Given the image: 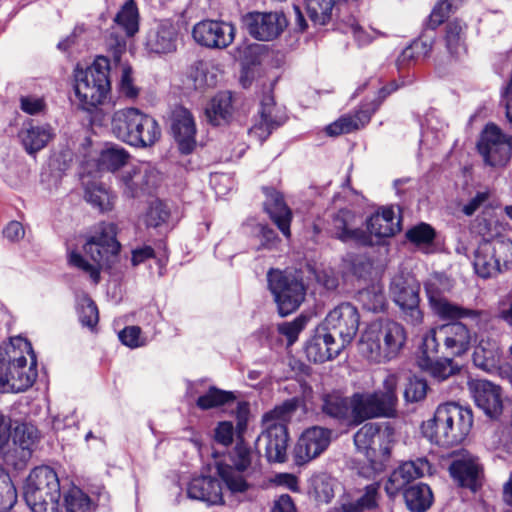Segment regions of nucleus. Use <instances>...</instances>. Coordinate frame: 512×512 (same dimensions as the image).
<instances>
[{
	"label": "nucleus",
	"mask_w": 512,
	"mask_h": 512,
	"mask_svg": "<svg viewBox=\"0 0 512 512\" xmlns=\"http://www.w3.org/2000/svg\"><path fill=\"white\" fill-rule=\"evenodd\" d=\"M36 356L23 337H12L0 346V392L21 393L37 378Z\"/></svg>",
	"instance_id": "1"
},
{
	"label": "nucleus",
	"mask_w": 512,
	"mask_h": 512,
	"mask_svg": "<svg viewBox=\"0 0 512 512\" xmlns=\"http://www.w3.org/2000/svg\"><path fill=\"white\" fill-rule=\"evenodd\" d=\"M395 442V430L389 423H367L354 435L356 449L366 461L361 463L357 472L363 478L374 479L385 471Z\"/></svg>",
	"instance_id": "2"
},
{
	"label": "nucleus",
	"mask_w": 512,
	"mask_h": 512,
	"mask_svg": "<svg viewBox=\"0 0 512 512\" xmlns=\"http://www.w3.org/2000/svg\"><path fill=\"white\" fill-rule=\"evenodd\" d=\"M406 341L407 332L401 323L382 319L364 329L358 341V351L371 363L385 364L398 358Z\"/></svg>",
	"instance_id": "3"
},
{
	"label": "nucleus",
	"mask_w": 512,
	"mask_h": 512,
	"mask_svg": "<svg viewBox=\"0 0 512 512\" xmlns=\"http://www.w3.org/2000/svg\"><path fill=\"white\" fill-rule=\"evenodd\" d=\"M120 244L116 240V225L113 223L99 224L83 245V251L92 262L87 261L80 253H69L68 262L71 266L89 275L94 284L100 281V271L109 267L117 256Z\"/></svg>",
	"instance_id": "4"
},
{
	"label": "nucleus",
	"mask_w": 512,
	"mask_h": 512,
	"mask_svg": "<svg viewBox=\"0 0 512 512\" xmlns=\"http://www.w3.org/2000/svg\"><path fill=\"white\" fill-rule=\"evenodd\" d=\"M473 425L469 408L455 402L440 404L431 419L423 422L422 433L431 442L441 446H453L465 440Z\"/></svg>",
	"instance_id": "5"
},
{
	"label": "nucleus",
	"mask_w": 512,
	"mask_h": 512,
	"mask_svg": "<svg viewBox=\"0 0 512 512\" xmlns=\"http://www.w3.org/2000/svg\"><path fill=\"white\" fill-rule=\"evenodd\" d=\"M365 232L356 228V215L350 210H340L333 218V233L342 242H353L361 245L374 244L373 237L378 239L391 237L400 230L399 220L392 208H383L367 220Z\"/></svg>",
	"instance_id": "6"
},
{
	"label": "nucleus",
	"mask_w": 512,
	"mask_h": 512,
	"mask_svg": "<svg viewBox=\"0 0 512 512\" xmlns=\"http://www.w3.org/2000/svg\"><path fill=\"white\" fill-rule=\"evenodd\" d=\"M296 409L294 401H286L262 416V431L255 441V449L270 463H283L287 459V422Z\"/></svg>",
	"instance_id": "7"
},
{
	"label": "nucleus",
	"mask_w": 512,
	"mask_h": 512,
	"mask_svg": "<svg viewBox=\"0 0 512 512\" xmlns=\"http://www.w3.org/2000/svg\"><path fill=\"white\" fill-rule=\"evenodd\" d=\"M111 130L116 138L134 147L152 146L161 136L157 121L133 107L119 109L113 113Z\"/></svg>",
	"instance_id": "8"
},
{
	"label": "nucleus",
	"mask_w": 512,
	"mask_h": 512,
	"mask_svg": "<svg viewBox=\"0 0 512 512\" xmlns=\"http://www.w3.org/2000/svg\"><path fill=\"white\" fill-rule=\"evenodd\" d=\"M425 295L431 311L442 320L468 318L477 325L487 320V314L480 310L465 308L447 299L454 288V280L442 273H432L423 282Z\"/></svg>",
	"instance_id": "9"
},
{
	"label": "nucleus",
	"mask_w": 512,
	"mask_h": 512,
	"mask_svg": "<svg viewBox=\"0 0 512 512\" xmlns=\"http://www.w3.org/2000/svg\"><path fill=\"white\" fill-rule=\"evenodd\" d=\"M60 498V482L52 468L40 466L29 473L24 499L32 512H61Z\"/></svg>",
	"instance_id": "10"
},
{
	"label": "nucleus",
	"mask_w": 512,
	"mask_h": 512,
	"mask_svg": "<svg viewBox=\"0 0 512 512\" xmlns=\"http://www.w3.org/2000/svg\"><path fill=\"white\" fill-rule=\"evenodd\" d=\"M108 58L97 57L86 69L75 70V94L85 110L101 104L110 91Z\"/></svg>",
	"instance_id": "11"
},
{
	"label": "nucleus",
	"mask_w": 512,
	"mask_h": 512,
	"mask_svg": "<svg viewBox=\"0 0 512 512\" xmlns=\"http://www.w3.org/2000/svg\"><path fill=\"white\" fill-rule=\"evenodd\" d=\"M267 282L281 316L294 312L305 298L306 289L303 282L292 273L270 269L267 273Z\"/></svg>",
	"instance_id": "12"
},
{
	"label": "nucleus",
	"mask_w": 512,
	"mask_h": 512,
	"mask_svg": "<svg viewBox=\"0 0 512 512\" xmlns=\"http://www.w3.org/2000/svg\"><path fill=\"white\" fill-rule=\"evenodd\" d=\"M258 454L257 450H252L243 439H237L235 447L229 454L232 465L216 463L217 473L231 493H240L247 490L248 483L241 472L248 470L258 461Z\"/></svg>",
	"instance_id": "13"
},
{
	"label": "nucleus",
	"mask_w": 512,
	"mask_h": 512,
	"mask_svg": "<svg viewBox=\"0 0 512 512\" xmlns=\"http://www.w3.org/2000/svg\"><path fill=\"white\" fill-rule=\"evenodd\" d=\"M420 284L409 273L396 274L390 283V295L395 304L400 308L404 319L411 325H419L423 322V312L419 307Z\"/></svg>",
	"instance_id": "14"
},
{
	"label": "nucleus",
	"mask_w": 512,
	"mask_h": 512,
	"mask_svg": "<svg viewBox=\"0 0 512 512\" xmlns=\"http://www.w3.org/2000/svg\"><path fill=\"white\" fill-rule=\"evenodd\" d=\"M160 182V174L149 162H139L123 170L119 176V186L128 198L150 195Z\"/></svg>",
	"instance_id": "15"
},
{
	"label": "nucleus",
	"mask_w": 512,
	"mask_h": 512,
	"mask_svg": "<svg viewBox=\"0 0 512 512\" xmlns=\"http://www.w3.org/2000/svg\"><path fill=\"white\" fill-rule=\"evenodd\" d=\"M477 148L486 165L503 167L512 155V137L495 124H488L482 131Z\"/></svg>",
	"instance_id": "16"
},
{
	"label": "nucleus",
	"mask_w": 512,
	"mask_h": 512,
	"mask_svg": "<svg viewBox=\"0 0 512 512\" xmlns=\"http://www.w3.org/2000/svg\"><path fill=\"white\" fill-rule=\"evenodd\" d=\"M360 317L358 310L350 303H342L331 310L320 325L343 344L349 345L359 328Z\"/></svg>",
	"instance_id": "17"
},
{
	"label": "nucleus",
	"mask_w": 512,
	"mask_h": 512,
	"mask_svg": "<svg viewBox=\"0 0 512 512\" xmlns=\"http://www.w3.org/2000/svg\"><path fill=\"white\" fill-rule=\"evenodd\" d=\"M248 33L260 41L277 38L287 27V19L282 12H252L243 18Z\"/></svg>",
	"instance_id": "18"
},
{
	"label": "nucleus",
	"mask_w": 512,
	"mask_h": 512,
	"mask_svg": "<svg viewBox=\"0 0 512 512\" xmlns=\"http://www.w3.org/2000/svg\"><path fill=\"white\" fill-rule=\"evenodd\" d=\"M331 431L329 429L313 426L306 429L299 437L293 456L297 465H303L318 457L329 446Z\"/></svg>",
	"instance_id": "19"
},
{
	"label": "nucleus",
	"mask_w": 512,
	"mask_h": 512,
	"mask_svg": "<svg viewBox=\"0 0 512 512\" xmlns=\"http://www.w3.org/2000/svg\"><path fill=\"white\" fill-rule=\"evenodd\" d=\"M194 40L208 48H226L234 40L235 28L224 21L204 20L197 23L192 31Z\"/></svg>",
	"instance_id": "20"
},
{
	"label": "nucleus",
	"mask_w": 512,
	"mask_h": 512,
	"mask_svg": "<svg viewBox=\"0 0 512 512\" xmlns=\"http://www.w3.org/2000/svg\"><path fill=\"white\" fill-rule=\"evenodd\" d=\"M398 86L395 82H391L388 86L383 87L379 91L380 101L373 103L367 108H362L354 115H344L335 122L326 127V132L330 136H338L344 133H350L364 127L371 119L372 114L377 110L380 103L393 91H396Z\"/></svg>",
	"instance_id": "21"
},
{
	"label": "nucleus",
	"mask_w": 512,
	"mask_h": 512,
	"mask_svg": "<svg viewBox=\"0 0 512 512\" xmlns=\"http://www.w3.org/2000/svg\"><path fill=\"white\" fill-rule=\"evenodd\" d=\"M431 465L426 458L406 461L396 468L389 476L386 484V493L393 497L405 489L410 482L431 474Z\"/></svg>",
	"instance_id": "22"
},
{
	"label": "nucleus",
	"mask_w": 512,
	"mask_h": 512,
	"mask_svg": "<svg viewBox=\"0 0 512 512\" xmlns=\"http://www.w3.org/2000/svg\"><path fill=\"white\" fill-rule=\"evenodd\" d=\"M350 409L353 419L358 423L367 419L395 415L375 391L355 393L350 400Z\"/></svg>",
	"instance_id": "23"
},
{
	"label": "nucleus",
	"mask_w": 512,
	"mask_h": 512,
	"mask_svg": "<svg viewBox=\"0 0 512 512\" xmlns=\"http://www.w3.org/2000/svg\"><path fill=\"white\" fill-rule=\"evenodd\" d=\"M438 337L453 356L465 354L476 341V335L458 321L438 326Z\"/></svg>",
	"instance_id": "24"
},
{
	"label": "nucleus",
	"mask_w": 512,
	"mask_h": 512,
	"mask_svg": "<svg viewBox=\"0 0 512 512\" xmlns=\"http://www.w3.org/2000/svg\"><path fill=\"white\" fill-rule=\"evenodd\" d=\"M107 47L112 54L115 68L120 72L119 92L122 96L134 99L139 90L134 84L131 67L121 62V55L126 51V40L123 36L111 33L107 39Z\"/></svg>",
	"instance_id": "25"
},
{
	"label": "nucleus",
	"mask_w": 512,
	"mask_h": 512,
	"mask_svg": "<svg viewBox=\"0 0 512 512\" xmlns=\"http://www.w3.org/2000/svg\"><path fill=\"white\" fill-rule=\"evenodd\" d=\"M259 119L249 129V136L262 143L271 134L272 130L282 125L286 117L275 107L272 95H264L259 109Z\"/></svg>",
	"instance_id": "26"
},
{
	"label": "nucleus",
	"mask_w": 512,
	"mask_h": 512,
	"mask_svg": "<svg viewBox=\"0 0 512 512\" xmlns=\"http://www.w3.org/2000/svg\"><path fill=\"white\" fill-rule=\"evenodd\" d=\"M474 402L490 418H497L503 409L499 386L487 380H474L470 384Z\"/></svg>",
	"instance_id": "27"
},
{
	"label": "nucleus",
	"mask_w": 512,
	"mask_h": 512,
	"mask_svg": "<svg viewBox=\"0 0 512 512\" xmlns=\"http://www.w3.org/2000/svg\"><path fill=\"white\" fill-rule=\"evenodd\" d=\"M343 349L345 346L335 338L334 333L319 325L306 345V355L309 360L322 363L337 357Z\"/></svg>",
	"instance_id": "28"
},
{
	"label": "nucleus",
	"mask_w": 512,
	"mask_h": 512,
	"mask_svg": "<svg viewBox=\"0 0 512 512\" xmlns=\"http://www.w3.org/2000/svg\"><path fill=\"white\" fill-rule=\"evenodd\" d=\"M178 29L170 20L154 23L146 35V48L156 54L174 52L177 47Z\"/></svg>",
	"instance_id": "29"
},
{
	"label": "nucleus",
	"mask_w": 512,
	"mask_h": 512,
	"mask_svg": "<svg viewBox=\"0 0 512 512\" xmlns=\"http://www.w3.org/2000/svg\"><path fill=\"white\" fill-rule=\"evenodd\" d=\"M449 471L460 486L471 490H476L482 473L478 458L468 452L457 455L452 461Z\"/></svg>",
	"instance_id": "30"
},
{
	"label": "nucleus",
	"mask_w": 512,
	"mask_h": 512,
	"mask_svg": "<svg viewBox=\"0 0 512 512\" xmlns=\"http://www.w3.org/2000/svg\"><path fill=\"white\" fill-rule=\"evenodd\" d=\"M171 129L180 150L188 154L195 145L196 126L194 118L189 110L184 107H177L172 113Z\"/></svg>",
	"instance_id": "31"
},
{
	"label": "nucleus",
	"mask_w": 512,
	"mask_h": 512,
	"mask_svg": "<svg viewBox=\"0 0 512 512\" xmlns=\"http://www.w3.org/2000/svg\"><path fill=\"white\" fill-rule=\"evenodd\" d=\"M187 496L207 505L223 503V491L220 481L211 476H197L187 485Z\"/></svg>",
	"instance_id": "32"
},
{
	"label": "nucleus",
	"mask_w": 512,
	"mask_h": 512,
	"mask_svg": "<svg viewBox=\"0 0 512 512\" xmlns=\"http://www.w3.org/2000/svg\"><path fill=\"white\" fill-rule=\"evenodd\" d=\"M266 200L264 207L270 218L277 225L278 229L282 232L285 237H290V223L292 219L291 210L285 204L283 196L273 190L265 189Z\"/></svg>",
	"instance_id": "33"
},
{
	"label": "nucleus",
	"mask_w": 512,
	"mask_h": 512,
	"mask_svg": "<svg viewBox=\"0 0 512 512\" xmlns=\"http://www.w3.org/2000/svg\"><path fill=\"white\" fill-rule=\"evenodd\" d=\"M53 137L49 125L24 126L19 132V138L28 154H34L43 149Z\"/></svg>",
	"instance_id": "34"
},
{
	"label": "nucleus",
	"mask_w": 512,
	"mask_h": 512,
	"mask_svg": "<svg viewBox=\"0 0 512 512\" xmlns=\"http://www.w3.org/2000/svg\"><path fill=\"white\" fill-rule=\"evenodd\" d=\"M208 121L213 125L227 122L233 113L232 94L228 91L216 94L205 109Z\"/></svg>",
	"instance_id": "35"
},
{
	"label": "nucleus",
	"mask_w": 512,
	"mask_h": 512,
	"mask_svg": "<svg viewBox=\"0 0 512 512\" xmlns=\"http://www.w3.org/2000/svg\"><path fill=\"white\" fill-rule=\"evenodd\" d=\"M500 357V348L496 341L481 339L475 348L473 361L479 368L490 372L498 368Z\"/></svg>",
	"instance_id": "36"
},
{
	"label": "nucleus",
	"mask_w": 512,
	"mask_h": 512,
	"mask_svg": "<svg viewBox=\"0 0 512 512\" xmlns=\"http://www.w3.org/2000/svg\"><path fill=\"white\" fill-rule=\"evenodd\" d=\"M188 394L190 397L200 394L196 400V406L201 410L218 408L235 400L232 392L221 390L215 386H210L206 391H193L190 387Z\"/></svg>",
	"instance_id": "37"
},
{
	"label": "nucleus",
	"mask_w": 512,
	"mask_h": 512,
	"mask_svg": "<svg viewBox=\"0 0 512 512\" xmlns=\"http://www.w3.org/2000/svg\"><path fill=\"white\" fill-rule=\"evenodd\" d=\"M488 245V256L495 257L498 272L503 273L512 268V240L505 236H498L485 240Z\"/></svg>",
	"instance_id": "38"
},
{
	"label": "nucleus",
	"mask_w": 512,
	"mask_h": 512,
	"mask_svg": "<svg viewBox=\"0 0 512 512\" xmlns=\"http://www.w3.org/2000/svg\"><path fill=\"white\" fill-rule=\"evenodd\" d=\"M404 499L410 511L425 512L433 502V494L428 485L418 483L405 489Z\"/></svg>",
	"instance_id": "39"
},
{
	"label": "nucleus",
	"mask_w": 512,
	"mask_h": 512,
	"mask_svg": "<svg viewBox=\"0 0 512 512\" xmlns=\"http://www.w3.org/2000/svg\"><path fill=\"white\" fill-rule=\"evenodd\" d=\"M488 248L486 241H482L475 250L473 258L474 271L483 279L492 278L499 274L495 257L486 255L488 254Z\"/></svg>",
	"instance_id": "40"
},
{
	"label": "nucleus",
	"mask_w": 512,
	"mask_h": 512,
	"mask_svg": "<svg viewBox=\"0 0 512 512\" xmlns=\"http://www.w3.org/2000/svg\"><path fill=\"white\" fill-rule=\"evenodd\" d=\"M418 365L437 381H444L458 371L457 365L451 359L434 360L431 357L420 358Z\"/></svg>",
	"instance_id": "41"
},
{
	"label": "nucleus",
	"mask_w": 512,
	"mask_h": 512,
	"mask_svg": "<svg viewBox=\"0 0 512 512\" xmlns=\"http://www.w3.org/2000/svg\"><path fill=\"white\" fill-rule=\"evenodd\" d=\"M84 184V197L88 203L98 208L102 212L108 211L112 208V196L103 184L97 181L84 182Z\"/></svg>",
	"instance_id": "42"
},
{
	"label": "nucleus",
	"mask_w": 512,
	"mask_h": 512,
	"mask_svg": "<svg viewBox=\"0 0 512 512\" xmlns=\"http://www.w3.org/2000/svg\"><path fill=\"white\" fill-rule=\"evenodd\" d=\"M466 25L455 20L450 22L446 27V46L451 55L459 57L466 52L464 41Z\"/></svg>",
	"instance_id": "43"
},
{
	"label": "nucleus",
	"mask_w": 512,
	"mask_h": 512,
	"mask_svg": "<svg viewBox=\"0 0 512 512\" xmlns=\"http://www.w3.org/2000/svg\"><path fill=\"white\" fill-rule=\"evenodd\" d=\"M128 158L129 154L124 148L118 145H111L101 151L98 165L101 169L115 171L124 166Z\"/></svg>",
	"instance_id": "44"
},
{
	"label": "nucleus",
	"mask_w": 512,
	"mask_h": 512,
	"mask_svg": "<svg viewBox=\"0 0 512 512\" xmlns=\"http://www.w3.org/2000/svg\"><path fill=\"white\" fill-rule=\"evenodd\" d=\"M64 501L68 512H90L98 505L76 486L64 494Z\"/></svg>",
	"instance_id": "45"
},
{
	"label": "nucleus",
	"mask_w": 512,
	"mask_h": 512,
	"mask_svg": "<svg viewBox=\"0 0 512 512\" xmlns=\"http://www.w3.org/2000/svg\"><path fill=\"white\" fill-rule=\"evenodd\" d=\"M115 23L125 31L126 36H133L138 32V10L132 0L122 6L115 17Z\"/></svg>",
	"instance_id": "46"
},
{
	"label": "nucleus",
	"mask_w": 512,
	"mask_h": 512,
	"mask_svg": "<svg viewBox=\"0 0 512 512\" xmlns=\"http://www.w3.org/2000/svg\"><path fill=\"white\" fill-rule=\"evenodd\" d=\"M359 300L366 310L372 312L383 311L386 306V297L383 287L379 284L372 285L360 291Z\"/></svg>",
	"instance_id": "47"
},
{
	"label": "nucleus",
	"mask_w": 512,
	"mask_h": 512,
	"mask_svg": "<svg viewBox=\"0 0 512 512\" xmlns=\"http://www.w3.org/2000/svg\"><path fill=\"white\" fill-rule=\"evenodd\" d=\"M379 483L374 482L365 487V493L356 501L342 505L343 512H362L377 506Z\"/></svg>",
	"instance_id": "48"
},
{
	"label": "nucleus",
	"mask_w": 512,
	"mask_h": 512,
	"mask_svg": "<svg viewBox=\"0 0 512 512\" xmlns=\"http://www.w3.org/2000/svg\"><path fill=\"white\" fill-rule=\"evenodd\" d=\"M350 408L348 400L339 393L327 394L323 397L322 411L333 418L344 419Z\"/></svg>",
	"instance_id": "49"
},
{
	"label": "nucleus",
	"mask_w": 512,
	"mask_h": 512,
	"mask_svg": "<svg viewBox=\"0 0 512 512\" xmlns=\"http://www.w3.org/2000/svg\"><path fill=\"white\" fill-rule=\"evenodd\" d=\"M77 310L81 324L88 328H94L99 320L98 309L93 300L86 294L77 299Z\"/></svg>",
	"instance_id": "50"
},
{
	"label": "nucleus",
	"mask_w": 512,
	"mask_h": 512,
	"mask_svg": "<svg viewBox=\"0 0 512 512\" xmlns=\"http://www.w3.org/2000/svg\"><path fill=\"white\" fill-rule=\"evenodd\" d=\"M399 382V376L397 373L388 372L382 381V388L376 391L384 403L389 409L395 414L396 405L398 402L397 386Z\"/></svg>",
	"instance_id": "51"
},
{
	"label": "nucleus",
	"mask_w": 512,
	"mask_h": 512,
	"mask_svg": "<svg viewBox=\"0 0 512 512\" xmlns=\"http://www.w3.org/2000/svg\"><path fill=\"white\" fill-rule=\"evenodd\" d=\"M17 502V491L8 473L0 479V512H8Z\"/></svg>",
	"instance_id": "52"
},
{
	"label": "nucleus",
	"mask_w": 512,
	"mask_h": 512,
	"mask_svg": "<svg viewBox=\"0 0 512 512\" xmlns=\"http://www.w3.org/2000/svg\"><path fill=\"white\" fill-rule=\"evenodd\" d=\"M36 439V431L32 426H17L14 435V444L18 445L22 452V458L31 455V446Z\"/></svg>",
	"instance_id": "53"
},
{
	"label": "nucleus",
	"mask_w": 512,
	"mask_h": 512,
	"mask_svg": "<svg viewBox=\"0 0 512 512\" xmlns=\"http://www.w3.org/2000/svg\"><path fill=\"white\" fill-rule=\"evenodd\" d=\"M120 341L129 348H139L147 345L150 339L138 326H127L119 332Z\"/></svg>",
	"instance_id": "54"
},
{
	"label": "nucleus",
	"mask_w": 512,
	"mask_h": 512,
	"mask_svg": "<svg viewBox=\"0 0 512 512\" xmlns=\"http://www.w3.org/2000/svg\"><path fill=\"white\" fill-rule=\"evenodd\" d=\"M343 31L351 34L359 46H364L372 42L376 36L374 30H365L354 18H349L344 24Z\"/></svg>",
	"instance_id": "55"
},
{
	"label": "nucleus",
	"mask_w": 512,
	"mask_h": 512,
	"mask_svg": "<svg viewBox=\"0 0 512 512\" xmlns=\"http://www.w3.org/2000/svg\"><path fill=\"white\" fill-rule=\"evenodd\" d=\"M406 237L416 246L426 245L432 243L434 240L435 231L430 225L420 223L409 229L406 233Z\"/></svg>",
	"instance_id": "56"
},
{
	"label": "nucleus",
	"mask_w": 512,
	"mask_h": 512,
	"mask_svg": "<svg viewBox=\"0 0 512 512\" xmlns=\"http://www.w3.org/2000/svg\"><path fill=\"white\" fill-rule=\"evenodd\" d=\"M169 217L167 206L161 201H154L149 206L145 215V223L149 227H158L164 223Z\"/></svg>",
	"instance_id": "57"
},
{
	"label": "nucleus",
	"mask_w": 512,
	"mask_h": 512,
	"mask_svg": "<svg viewBox=\"0 0 512 512\" xmlns=\"http://www.w3.org/2000/svg\"><path fill=\"white\" fill-rule=\"evenodd\" d=\"M459 0H443L439 2L430 14L429 24L436 28L444 22L453 8H457Z\"/></svg>",
	"instance_id": "58"
},
{
	"label": "nucleus",
	"mask_w": 512,
	"mask_h": 512,
	"mask_svg": "<svg viewBox=\"0 0 512 512\" xmlns=\"http://www.w3.org/2000/svg\"><path fill=\"white\" fill-rule=\"evenodd\" d=\"M427 393V383L425 380L412 377L404 391V397L408 402H418L425 398Z\"/></svg>",
	"instance_id": "59"
},
{
	"label": "nucleus",
	"mask_w": 512,
	"mask_h": 512,
	"mask_svg": "<svg viewBox=\"0 0 512 512\" xmlns=\"http://www.w3.org/2000/svg\"><path fill=\"white\" fill-rule=\"evenodd\" d=\"M439 340L438 337V327L430 329L423 337V341L420 347V355L418 357V360L420 358H428L431 357V359H434L438 352V346H439Z\"/></svg>",
	"instance_id": "60"
},
{
	"label": "nucleus",
	"mask_w": 512,
	"mask_h": 512,
	"mask_svg": "<svg viewBox=\"0 0 512 512\" xmlns=\"http://www.w3.org/2000/svg\"><path fill=\"white\" fill-rule=\"evenodd\" d=\"M307 319L305 317H298L292 322L284 323L279 326V332L286 336L289 344H293L299 333L304 329Z\"/></svg>",
	"instance_id": "61"
},
{
	"label": "nucleus",
	"mask_w": 512,
	"mask_h": 512,
	"mask_svg": "<svg viewBox=\"0 0 512 512\" xmlns=\"http://www.w3.org/2000/svg\"><path fill=\"white\" fill-rule=\"evenodd\" d=\"M447 126L444 123L438 122L433 116L426 119V128L423 131V141H429L432 137L435 142H440L445 136V129Z\"/></svg>",
	"instance_id": "62"
},
{
	"label": "nucleus",
	"mask_w": 512,
	"mask_h": 512,
	"mask_svg": "<svg viewBox=\"0 0 512 512\" xmlns=\"http://www.w3.org/2000/svg\"><path fill=\"white\" fill-rule=\"evenodd\" d=\"M190 77L193 80L194 88L197 90H204L207 87L214 86L216 83L214 75L209 74L202 65L196 67L191 72Z\"/></svg>",
	"instance_id": "63"
},
{
	"label": "nucleus",
	"mask_w": 512,
	"mask_h": 512,
	"mask_svg": "<svg viewBox=\"0 0 512 512\" xmlns=\"http://www.w3.org/2000/svg\"><path fill=\"white\" fill-rule=\"evenodd\" d=\"M234 427L233 424L229 421H223L218 423L215 428V440L224 445L228 446L232 443L234 438Z\"/></svg>",
	"instance_id": "64"
}]
</instances>
